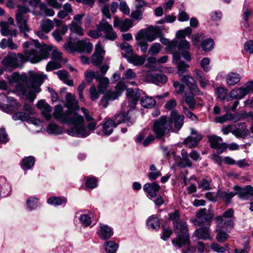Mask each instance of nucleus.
<instances>
[{
  "label": "nucleus",
  "mask_w": 253,
  "mask_h": 253,
  "mask_svg": "<svg viewBox=\"0 0 253 253\" xmlns=\"http://www.w3.org/2000/svg\"><path fill=\"white\" fill-rule=\"evenodd\" d=\"M65 99V106L68 108L66 112H63V107L61 105H57L54 108V118L58 121L63 124H67L73 126L66 130V132L70 135L78 137H86L90 135L95 129L96 123L89 114L87 110L84 107L81 110L84 115L86 122H90L87 126L84 125V119L79 114L71 111V110H78L79 106L78 101L75 95L67 93Z\"/></svg>",
  "instance_id": "f257e3e1"
},
{
  "label": "nucleus",
  "mask_w": 253,
  "mask_h": 253,
  "mask_svg": "<svg viewBox=\"0 0 253 253\" xmlns=\"http://www.w3.org/2000/svg\"><path fill=\"white\" fill-rule=\"evenodd\" d=\"M25 48L24 53H18V57L21 62L30 61L32 63H37L48 58L50 49L38 47L37 45L31 42H26L23 44Z\"/></svg>",
  "instance_id": "f03ea898"
},
{
  "label": "nucleus",
  "mask_w": 253,
  "mask_h": 253,
  "mask_svg": "<svg viewBox=\"0 0 253 253\" xmlns=\"http://www.w3.org/2000/svg\"><path fill=\"white\" fill-rule=\"evenodd\" d=\"M174 231L176 235V238L171 240L174 247L178 249L183 245H187L190 243V235L188 233V225L183 219L173 225Z\"/></svg>",
  "instance_id": "7ed1b4c3"
},
{
  "label": "nucleus",
  "mask_w": 253,
  "mask_h": 253,
  "mask_svg": "<svg viewBox=\"0 0 253 253\" xmlns=\"http://www.w3.org/2000/svg\"><path fill=\"white\" fill-rule=\"evenodd\" d=\"M96 30H90L88 35L93 39H98L102 36V32L105 34L103 42L108 40L111 41L115 40L117 38V34L113 30L111 25L109 24L105 19L101 20L98 24L96 25Z\"/></svg>",
  "instance_id": "20e7f679"
},
{
  "label": "nucleus",
  "mask_w": 253,
  "mask_h": 253,
  "mask_svg": "<svg viewBox=\"0 0 253 253\" xmlns=\"http://www.w3.org/2000/svg\"><path fill=\"white\" fill-rule=\"evenodd\" d=\"M172 123L170 118L162 116L158 119L153 121L152 130L156 135L157 139H161L167 135L171 130Z\"/></svg>",
  "instance_id": "39448f33"
},
{
  "label": "nucleus",
  "mask_w": 253,
  "mask_h": 253,
  "mask_svg": "<svg viewBox=\"0 0 253 253\" xmlns=\"http://www.w3.org/2000/svg\"><path fill=\"white\" fill-rule=\"evenodd\" d=\"M15 19L20 32L23 34L25 38L28 37L27 33L30 31V28L27 24V18L24 15L29 11V9L26 6L18 5L17 6Z\"/></svg>",
  "instance_id": "423d86ee"
},
{
  "label": "nucleus",
  "mask_w": 253,
  "mask_h": 253,
  "mask_svg": "<svg viewBox=\"0 0 253 253\" xmlns=\"http://www.w3.org/2000/svg\"><path fill=\"white\" fill-rule=\"evenodd\" d=\"M234 211L233 209H229L224 211L222 215L217 216L215 221L217 228L225 229L226 231L232 228L234 225Z\"/></svg>",
  "instance_id": "0eeeda50"
},
{
  "label": "nucleus",
  "mask_w": 253,
  "mask_h": 253,
  "mask_svg": "<svg viewBox=\"0 0 253 253\" xmlns=\"http://www.w3.org/2000/svg\"><path fill=\"white\" fill-rule=\"evenodd\" d=\"M161 33L159 27L149 26L145 30H141L138 33V36L148 42H152L160 36Z\"/></svg>",
  "instance_id": "6e6552de"
},
{
  "label": "nucleus",
  "mask_w": 253,
  "mask_h": 253,
  "mask_svg": "<svg viewBox=\"0 0 253 253\" xmlns=\"http://www.w3.org/2000/svg\"><path fill=\"white\" fill-rule=\"evenodd\" d=\"M127 106V102L124 101L122 106V111L116 114L111 119L113 121L116 126L121 124L122 122L126 123L127 126H131L134 123L133 120H131L129 117L128 116L127 111H126L125 107Z\"/></svg>",
  "instance_id": "1a4fd4ad"
},
{
  "label": "nucleus",
  "mask_w": 253,
  "mask_h": 253,
  "mask_svg": "<svg viewBox=\"0 0 253 253\" xmlns=\"http://www.w3.org/2000/svg\"><path fill=\"white\" fill-rule=\"evenodd\" d=\"M213 217V214L208 212L206 208L201 209L196 213V221L199 225L206 224L207 225H210Z\"/></svg>",
  "instance_id": "9d476101"
},
{
  "label": "nucleus",
  "mask_w": 253,
  "mask_h": 253,
  "mask_svg": "<svg viewBox=\"0 0 253 253\" xmlns=\"http://www.w3.org/2000/svg\"><path fill=\"white\" fill-rule=\"evenodd\" d=\"M208 138L210 146L216 149L220 153L223 152L227 148V145L226 143L222 142V139L221 137L215 135H208Z\"/></svg>",
  "instance_id": "9b49d317"
},
{
  "label": "nucleus",
  "mask_w": 253,
  "mask_h": 253,
  "mask_svg": "<svg viewBox=\"0 0 253 253\" xmlns=\"http://www.w3.org/2000/svg\"><path fill=\"white\" fill-rule=\"evenodd\" d=\"M202 135L193 128L191 129V135L184 141V144L189 148H192L197 146L199 141L202 139Z\"/></svg>",
  "instance_id": "f8f14e48"
},
{
  "label": "nucleus",
  "mask_w": 253,
  "mask_h": 253,
  "mask_svg": "<svg viewBox=\"0 0 253 253\" xmlns=\"http://www.w3.org/2000/svg\"><path fill=\"white\" fill-rule=\"evenodd\" d=\"M233 189L238 192V196L241 199L247 200L251 198H253V187L251 185H247L244 188L235 185Z\"/></svg>",
  "instance_id": "ddd939ff"
},
{
  "label": "nucleus",
  "mask_w": 253,
  "mask_h": 253,
  "mask_svg": "<svg viewBox=\"0 0 253 253\" xmlns=\"http://www.w3.org/2000/svg\"><path fill=\"white\" fill-rule=\"evenodd\" d=\"M21 62L18 57V54L10 52L8 53L2 60L1 63L5 67L12 68L17 67Z\"/></svg>",
  "instance_id": "4468645a"
},
{
  "label": "nucleus",
  "mask_w": 253,
  "mask_h": 253,
  "mask_svg": "<svg viewBox=\"0 0 253 253\" xmlns=\"http://www.w3.org/2000/svg\"><path fill=\"white\" fill-rule=\"evenodd\" d=\"M105 51L100 42L95 45V52L92 55L91 63L95 66H100L103 60Z\"/></svg>",
  "instance_id": "2eb2a0df"
},
{
  "label": "nucleus",
  "mask_w": 253,
  "mask_h": 253,
  "mask_svg": "<svg viewBox=\"0 0 253 253\" xmlns=\"http://www.w3.org/2000/svg\"><path fill=\"white\" fill-rule=\"evenodd\" d=\"M120 95V92L119 90H109L101 98L100 105L106 108L108 106L109 101L117 99Z\"/></svg>",
  "instance_id": "dca6fc26"
},
{
  "label": "nucleus",
  "mask_w": 253,
  "mask_h": 253,
  "mask_svg": "<svg viewBox=\"0 0 253 253\" xmlns=\"http://www.w3.org/2000/svg\"><path fill=\"white\" fill-rule=\"evenodd\" d=\"M12 119L14 121L21 120L26 121L28 123L32 124L35 126H39L41 124L39 120L31 117L29 114L22 112H18L12 116Z\"/></svg>",
  "instance_id": "f3484780"
},
{
  "label": "nucleus",
  "mask_w": 253,
  "mask_h": 253,
  "mask_svg": "<svg viewBox=\"0 0 253 253\" xmlns=\"http://www.w3.org/2000/svg\"><path fill=\"white\" fill-rule=\"evenodd\" d=\"M43 80L42 75L35 73L31 74L29 80L31 87H35V91L37 93L40 91L39 86L43 83Z\"/></svg>",
  "instance_id": "a211bd4d"
},
{
  "label": "nucleus",
  "mask_w": 253,
  "mask_h": 253,
  "mask_svg": "<svg viewBox=\"0 0 253 253\" xmlns=\"http://www.w3.org/2000/svg\"><path fill=\"white\" fill-rule=\"evenodd\" d=\"M37 107L41 110L42 115L46 120L49 121L51 119L50 112L52 111V107L45 100H41L38 101Z\"/></svg>",
  "instance_id": "6ab92c4d"
},
{
  "label": "nucleus",
  "mask_w": 253,
  "mask_h": 253,
  "mask_svg": "<svg viewBox=\"0 0 253 253\" xmlns=\"http://www.w3.org/2000/svg\"><path fill=\"white\" fill-rule=\"evenodd\" d=\"M132 25V21L130 19L122 20L116 17L114 20V26L119 28L122 32L128 31Z\"/></svg>",
  "instance_id": "aec40b11"
},
{
  "label": "nucleus",
  "mask_w": 253,
  "mask_h": 253,
  "mask_svg": "<svg viewBox=\"0 0 253 253\" xmlns=\"http://www.w3.org/2000/svg\"><path fill=\"white\" fill-rule=\"evenodd\" d=\"M160 189V185L155 182L147 183L143 186V190L147 193L150 199L156 197L157 193Z\"/></svg>",
  "instance_id": "412c9836"
},
{
  "label": "nucleus",
  "mask_w": 253,
  "mask_h": 253,
  "mask_svg": "<svg viewBox=\"0 0 253 253\" xmlns=\"http://www.w3.org/2000/svg\"><path fill=\"white\" fill-rule=\"evenodd\" d=\"M182 82L185 83L193 93L199 94L200 91L194 79L189 75H185L182 78Z\"/></svg>",
  "instance_id": "4be33fe9"
},
{
  "label": "nucleus",
  "mask_w": 253,
  "mask_h": 253,
  "mask_svg": "<svg viewBox=\"0 0 253 253\" xmlns=\"http://www.w3.org/2000/svg\"><path fill=\"white\" fill-rule=\"evenodd\" d=\"M97 233L101 239L107 240L113 235V232L108 226L100 223V229L97 231Z\"/></svg>",
  "instance_id": "5701e85b"
},
{
  "label": "nucleus",
  "mask_w": 253,
  "mask_h": 253,
  "mask_svg": "<svg viewBox=\"0 0 253 253\" xmlns=\"http://www.w3.org/2000/svg\"><path fill=\"white\" fill-rule=\"evenodd\" d=\"M78 46L79 52H84L87 53H90L93 48L92 44L90 42L89 40L87 38L79 40Z\"/></svg>",
  "instance_id": "b1692460"
},
{
  "label": "nucleus",
  "mask_w": 253,
  "mask_h": 253,
  "mask_svg": "<svg viewBox=\"0 0 253 253\" xmlns=\"http://www.w3.org/2000/svg\"><path fill=\"white\" fill-rule=\"evenodd\" d=\"M95 79L98 82L97 88L99 93L105 94L106 92L108 85L109 83V80L107 77H102L101 75L97 74L95 77Z\"/></svg>",
  "instance_id": "393cba45"
},
{
  "label": "nucleus",
  "mask_w": 253,
  "mask_h": 253,
  "mask_svg": "<svg viewBox=\"0 0 253 253\" xmlns=\"http://www.w3.org/2000/svg\"><path fill=\"white\" fill-rule=\"evenodd\" d=\"M169 118L172 122H174L175 127L178 130L183 126L184 116L178 114L176 110H173L171 112L170 118Z\"/></svg>",
  "instance_id": "a878e982"
},
{
  "label": "nucleus",
  "mask_w": 253,
  "mask_h": 253,
  "mask_svg": "<svg viewBox=\"0 0 253 253\" xmlns=\"http://www.w3.org/2000/svg\"><path fill=\"white\" fill-rule=\"evenodd\" d=\"M6 98L8 104L5 107L1 106L3 110L7 113H11L17 110L19 105L16 100L11 96L7 97Z\"/></svg>",
  "instance_id": "bb28decb"
},
{
  "label": "nucleus",
  "mask_w": 253,
  "mask_h": 253,
  "mask_svg": "<svg viewBox=\"0 0 253 253\" xmlns=\"http://www.w3.org/2000/svg\"><path fill=\"white\" fill-rule=\"evenodd\" d=\"M0 33L3 36L9 35L10 38L15 37L17 35V30L14 29L11 30L8 23L6 22H0Z\"/></svg>",
  "instance_id": "cd10ccee"
},
{
  "label": "nucleus",
  "mask_w": 253,
  "mask_h": 253,
  "mask_svg": "<svg viewBox=\"0 0 253 253\" xmlns=\"http://www.w3.org/2000/svg\"><path fill=\"white\" fill-rule=\"evenodd\" d=\"M241 118L239 115H234L230 113H226L222 116L216 117L215 118V122L220 124H223L227 121L237 122L241 119Z\"/></svg>",
  "instance_id": "c85d7f7f"
},
{
  "label": "nucleus",
  "mask_w": 253,
  "mask_h": 253,
  "mask_svg": "<svg viewBox=\"0 0 253 253\" xmlns=\"http://www.w3.org/2000/svg\"><path fill=\"white\" fill-rule=\"evenodd\" d=\"M210 225H207L204 227L200 228L195 231L193 237H196L198 239H207L210 237Z\"/></svg>",
  "instance_id": "c756f323"
},
{
  "label": "nucleus",
  "mask_w": 253,
  "mask_h": 253,
  "mask_svg": "<svg viewBox=\"0 0 253 253\" xmlns=\"http://www.w3.org/2000/svg\"><path fill=\"white\" fill-rule=\"evenodd\" d=\"M238 194V192H228L225 191L218 190L217 197L223 201L226 204H229L233 197Z\"/></svg>",
  "instance_id": "7c9ffc66"
},
{
  "label": "nucleus",
  "mask_w": 253,
  "mask_h": 253,
  "mask_svg": "<svg viewBox=\"0 0 253 253\" xmlns=\"http://www.w3.org/2000/svg\"><path fill=\"white\" fill-rule=\"evenodd\" d=\"M116 127L113 121L108 119L102 124V131L104 135H110L113 132L114 128Z\"/></svg>",
  "instance_id": "2f4dec72"
},
{
  "label": "nucleus",
  "mask_w": 253,
  "mask_h": 253,
  "mask_svg": "<svg viewBox=\"0 0 253 253\" xmlns=\"http://www.w3.org/2000/svg\"><path fill=\"white\" fill-rule=\"evenodd\" d=\"M146 224L149 229H159L160 227V220L158 216L153 214L149 217Z\"/></svg>",
  "instance_id": "473e14b6"
},
{
  "label": "nucleus",
  "mask_w": 253,
  "mask_h": 253,
  "mask_svg": "<svg viewBox=\"0 0 253 253\" xmlns=\"http://www.w3.org/2000/svg\"><path fill=\"white\" fill-rule=\"evenodd\" d=\"M7 78L9 80V82L10 84H12L14 83H18L21 81H28V77L26 74H24L20 75L17 72H14L10 76H7Z\"/></svg>",
  "instance_id": "72a5a7b5"
},
{
  "label": "nucleus",
  "mask_w": 253,
  "mask_h": 253,
  "mask_svg": "<svg viewBox=\"0 0 253 253\" xmlns=\"http://www.w3.org/2000/svg\"><path fill=\"white\" fill-rule=\"evenodd\" d=\"M238 126L241 127L242 129L237 128L231 131L232 133L234 134L237 138H244L246 137L249 133V131L246 128L245 123H241L238 124Z\"/></svg>",
  "instance_id": "f704fd0d"
},
{
  "label": "nucleus",
  "mask_w": 253,
  "mask_h": 253,
  "mask_svg": "<svg viewBox=\"0 0 253 253\" xmlns=\"http://www.w3.org/2000/svg\"><path fill=\"white\" fill-rule=\"evenodd\" d=\"M240 75L235 72H230L226 77V83L229 85H235L240 81Z\"/></svg>",
  "instance_id": "c9c22d12"
},
{
  "label": "nucleus",
  "mask_w": 253,
  "mask_h": 253,
  "mask_svg": "<svg viewBox=\"0 0 253 253\" xmlns=\"http://www.w3.org/2000/svg\"><path fill=\"white\" fill-rule=\"evenodd\" d=\"M247 95V92L242 86L241 87L232 89L230 92V97L233 99H241Z\"/></svg>",
  "instance_id": "e433bc0d"
},
{
  "label": "nucleus",
  "mask_w": 253,
  "mask_h": 253,
  "mask_svg": "<svg viewBox=\"0 0 253 253\" xmlns=\"http://www.w3.org/2000/svg\"><path fill=\"white\" fill-rule=\"evenodd\" d=\"M127 60L128 62L134 65L139 66L144 64L145 59L144 57L132 53L127 57Z\"/></svg>",
  "instance_id": "4c0bfd02"
},
{
  "label": "nucleus",
  "mask_w": 253,
  "mask_h": 253,
  "mask_svg": "<svg viewBox=\"0 0 253 253\" xmlns=\"http://www.w3.org/2000/svg\"><path fill=\"white\" fill-rule=\"evenodd\" d=\"M93 217V214L92 212H89L87 213L81 214L80 217V221L83 226L87 227L91 224Z\"/></svg>",
  "instance_id": "58836bf2"
},
{
  "label": "nucleus",
  "mask_w": 253,
  "mask_h": 253,
  "mask_svg": "<svg viewBox=\"0 0 253 253\" xmlns=\"http://www.w3.org/2000/svg\"><path fill=\"white\" fill-rule=\"evenodd\" d=\"M57 75L59 78L66 84L71 86L74 85L73 81L69 79L68 73L67 71L65 70H59L57 72Z\"/></svg>",
  "instance_id": "ea45409f"
},
{
  "label": "nucleus",
  "mask_w": 253,
  "mask_h": 253,
  "mask_svg": "<svg viewBox=\"0 0 253 253\" xmlns=\"http://www.w3.org/2000/svg\"><path fill=\"white\" fill-rule=\"evenodd\" d=\"M35 159L33 156L24 158L22 162L21 168L23 170H28L33 167L35 164Z\"/></svg>",
  "instance_id": "a19ab883"
},
{
  "label": "nucleus",
  "mask_w": 253,
  "mask_h": 253,
  "mask_svg": "<svg viewBox=\"0 0 253 253\" xmlns=\"http://www.w3.org/2000/svg\"><path fill=\"white\" fill-rule=\"evenodd\" d=\"M119 245L114 241H110L104 243L103 248L108 253H115L118 249Z\"/></svg>",
  "instance_id": "79ce46f5"
},
{
  "label": "nucleus",
  "mask_w": 253,
  "mask_h": 253,
  "mask_svg": "<svg viewBox=\"0 0 253 253\" xmlns=\"http://www.w3.org/2000/svg\"><path fill=\"white\" fill-rule=\"evenodd\" d=\"M141 105L146 108H151L156 104V101L152 97L144 96L141 98Z\"/></svg>",
  "instance_id": "37998d69"
},
{
  "label": "nucleus",
  "mask_w": 253,
  "mask_h": 253,
  "mask_svg": "<svg viewBox=\"0 0 253 253\" xmlns=\"http://www.w3.org/2000/svg\"><path fill=\"white\" fill-rule=\"evenodd\" d=\"M72 37L71 35L70 36L69 41L64 44V48L65 49L70 52L73 53L75 51H78V41L76 43L72 42Z\"/></svg>",
  "instance_id": "c03bdc74"
},
{
  "label": "nucleus",
  "mask_w": 253,
  "mask_h": 253,
  "mask_svg": "<svg viewBox=\"0 0 253 253\" xmlns=\"http://www.w3.org/2000/svg\"><path fill=\"white\" fill-rule=\"evenodd\" d=\"M201 47L204 51H210L213 48L214 42L211 39L207 38L202 41Z\"/></svg>",
  "instance_id": "a18cd8bd"
},
{
  "label": "nucleus",
  "mask_w": 253,
  "mask_h": 253,
  "mask_svg": "<svg viewBox=\"0 0 253 253\" xmlns=\"http://www.w3.org/2000/svg\"><path fill=\"white\" fill-rule=\"evenodd\" d=\"M47 203L54 206L61 205L63 203L66 204L67 200L65 198L58 197H52L49 198L47 201Z\"/></svg>",
  "instance_id": "49530a36"
},
{
  "label": "nucleus",
  "mask_w": 253,
  "mask_h": 253,
  "mask_svg": "<svg viewBox=\"0 0 253 253\" xmlns=\"http://www.w3.org/2000/svg\"><path fill=\"white\" fill-rule=\"evenodd\" d=\"M41 26L42 30L44 33H48L54 28V23L52 20L47 19L42 21Z\"/></svg>",
  "instance_id": "de8ad7c7"
},
{
  "label": "nucleus",
  "mask_w": 253,
  "mask_h": 253,
  "mask_svg": "<svg viewBox=\"0 0 253 253\" xmlns=\"http://www.w3.org/2000/svg\"><path fill=\"white\" fill-rule=\"evenodd\" d=\"M47 132L50 134H59L62 133V129L54 123H50L47 127Z\"/></svg>",
  "instance_id": "09e8293b"
},
{
  "label": "nucleus",
  "mask_w": 253,
  "mask_h": 253,
  "mask_svg": "<svg viewBox=\"0 0 253 253\" xmlns=\"http://www.w3.org/2000/svg\"><path fill=\"white\" fill-rule=\"evenodd\" d=\"M70 30L79 36H82L84 35V29L76 22H72L70 25Z\"/></svg>",
  "instance_id": "8fccbe9b"
},
{
  "label": "nucleus",
  "mask_w": 253,
  "mask_h": 253,
  "mask_svg": "<svg viewBox=\"0 0 253 253\" xmlns=\"http://www.w3.org/2000/svg\"><path fill=\"white\" fill-rule=\"evenodd\" d=\"M221 229H222L218 228H217L216 229V231L217 232L216 239L218 242L223 243L224 242L229 238V235L225 232L222 231Z\"/></svg>",
  "instance_id": "3c124183"
},
{
  "label": "nucleus",
  "mask_w": 253,
  "mask_h": 253,
  "mask_svg": "<svg viewBox=\"0 0 253 253\" xmlns=\"http://www.w3.org/2000/svg\"><path fill=\"white\" fill-rule=\"evenodd\" d=\"M211 249L218 253H223L225 251L228 250L229 248L227 244L223 247L216 243H213L211 245Z\"/></svg>",
  "instance_id": "603ef678"
},
{
  "label": "nucleus",
  "mask_w": 253,
  "mask_h": 253,
  "mask_svg": "<svg viewBox=\"0 0 253 253\" xmlns=\"http://www.w3.org/2000/svg\"><path fill=\"white\" fill-rule=\"evenodd\" d=\"M40 12L47 16H52L54 15V11L51 8H47L45 4H41L40 5Z\"/></svg>",
  "instance_id": "864d4df0"
},
{
  "label": "nucleus",
  "mask_w": 253,
  "mask_h": 253,
  "mask_svg": "<svg viewBox=\"0 0 253 253\" xmlns=\"http://www.w3.org/2000/svg\"><path fill=\"white\" fill-rule=\"evenodd\" d=\"M136 39L138 41L137 44L140 47L141 51L144 53L146 52L148 47V44L147 43V41L140 36L136 37Z\"/></svg>",
  "instance_id": "5fc2aeb1"
},
{
  "label": "nucleus",
  "mask_w": 253,
  "mask_h": 253,
  "mask_svg": "<svg viewBox=\"0 0 253 253\" xmlns=\"http://www.w3.org/2000/svg\"><path fill=\"white\" fill-rule=\"evenodd\" d=\"M61 68L60 62L56 61H51L49 62L46 67L47 71H51Z\"/></svg>",
  "instance_id": "6e6d98bb"
},
{
  "label": "nucleus",
  "mask_w": 253,
  "mask_h": 253,
  "mask_svg": "<svg viewBox=\"0 0 253 253\" xmlns=\"http://www.w3.org/2000/svg\"><path fill=\"white\" fill-rule=\"evenodd\" d=\"M168 215L169 219L172 221L173 225L180 220V212L177 210H175L173 212L169 213Z\"/></svg>",
  "instance_id": "4d7b16f0"
},
{
  "label": "nucleus",
  "mask_w": 253,
  "mask_h": 253,
  "mask_svg": "<svg viewBox=\"0 0 253 253\" xmlns=\"http://www.w3.org/2000/svg\"><path fill=\"white\" fill-rule=\"evenodd\" d=\"M37 203L38 199L35 197H30L27 200V205L30 211L37 208Z\"/></svg>",
  "instance_id": "13d9d810"
},
{
  "label": "nucleus",
  "mask_w": 253,
  "mask_h": 253,
  "mask_svg": "<svg viewBox=\"0 0 253 253\" xmlns=\"http://www.w3.org/2000/svg\"><path fill=\"white\" fill-rule=\"evenodd\" d=\"M176 64L179 76L183 74L186 71V69L189 67V65L183 61H180Z\"/></svg>",
  "instance_id": "bf43d9fd"
},
{
  "label": "nucleus",
  "mask_w": 253,
  "mask_h": 253,
  "mask_svg": "<svg viewBox=\"0 0 253 253\" xmlns=\"http://www.w3.org/2000/svg\"><path fill=\"white\" fill-rule=\"evenodd\" d=\"M242 18L245 22H248L249 18L253 15V11L250 8H248L246 6H244L243 8Z\"/></svg>",
  "instance_id": "052dcab7"
},
{
  "label": "nucleus",
  "mask_w": 253,
  "mask_h": 253,
  "mask_svg": "<svg viewBox=\"0 0 253 253\" xmlns=\"http://www.w3.org/2000/svg\"><path fill=\"white\" fill-rule=\"evenodd\" d=\"M217 97L219 99L224 100L227 95V90L224 87H217L216 88Z\"/></svg>",
  "instance_id": "680f3d73"
},
{
  "label": "nucleus",
  "mask_w": 253,
  "mask_h": 253,
  "mask_svg": "<svg viewBox=\"0 0 253 253\" xmlns=\"http://www.w3.org/2000/svg\"><path fill=\"white\" fill-rule=\"evenodd\" d=\"M185 102L188 105L190 110H193L194 109L196 105V101L193 95H186L185 96Z\"/></svg>",
  "instance_id": "e2e57ef3"
},
{
  "label": "nucleus",
  "mask_w": 253,
  "mask_h": 253,
  "mask_svg": "<svg viewBox=\"0 0 253 253\" xmlns=\"http://www.w3.org/2000/svg\"><path fill=\"white\" fill-rule=\"evenodd\" d=\"M97 186V181L96 178L91 177L88 178L85 183V189H93Z\"/></svg>",
  "instance_id": "0e129e2a"
},
{
  "label": "nucleus",
  "mask_w": 253,
  "mask_h": 253,
  "mask_svg": "<svg viewBox=\"0 0 253 253\" xmlns=\"http://www.w3.org/2000/svg\"><path fill=\"white\" fill-rule=\"evenodd\" d=\"M138 100V97L135 94L134 97L129 98L128 103V107L129 110H127V113H129L132 110H134L135 106Z\"/></svg>",
  "instance_id": "69168bd1"
},
{
  "label": "nucleus",
  "mask_w": 253,
  "mask_h": 253,
  "mask_svg": "<svg viewBox=\"0 0 253 253\" xmlns=\"http://www.w3.org/2000/svg\"><path fill=\"white\" fill-rule=\"evenodd\" d=\"M156 77L157 73L152 71H149L146 74L145 80L146 82L155 84L156 82Z\"/></svg>",
  "instance_id": "338daca9"
},
{
  "label": "nucleus",
  "mask_w": 253,
  "mask_h": 253,
  "mask_svg": "<svg viewBox=\"0 0 253 253\" xmlns=\"http://www.w3.org/2000/svg\"><path fill=\"white\" fill-rule=\"evenodd\" d=\"M28 81L23 82L21 81L17 83L16 85V90L22 94H25L26 92V85Z\"/></svg>",
  "instance_id": "774afa93"
}]
</instances>
